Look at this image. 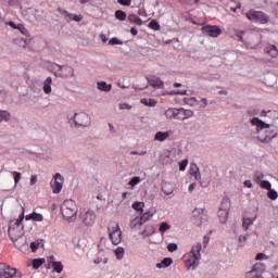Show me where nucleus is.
I'll use <instances>...</instances> for the list:
<instances>
[{
	"mask_svg": "<svg viewBox=\"0 0 278 278\" xmlns=\"http://www.w3.org/2000/svg\"><path fill=\"white\" fill-rule=\"evenodd\" d=\"M250 123L253 125V127H256V132L258 134V136L254 138L263 144H268V142H273V140L277 138V129L270 128V124L260 119V117L251 118Z\"/></svg>",
	"mask_w": 278,
	"mask_h": 278,
	"instance_id": "nucleus-1",
	"label": "nucleus"
},
{
	"mask_svg": "<svg viewBox=\"0 0 278 278\" xmlns=\"http://www.w3.org/2000/svg\"><path fill=\"white\" fill-rule=\"evenodd\" d=\"M201 249H203V245L197 243L191 248L189 253L185 254V266L187 270H197L199 262H201Z\"/></svg>",
	"mask_w": 278,
	"mask_h": 278,
	"instance_id": "nucleus-2",
	"label": "nucleus"
},
{
	"mask_svg": "<svg viewBox=\"0 0 278 278\" xmlns=\"http://www.w3.org/2000/svg\"><path fill=\"white\" fill-rule=\"evenodd\" d=\"M25 219V214H21L18 219L11 220L9 224V238L13 241L15 247H21V243H18V240L23 238V220Z\"/></svg>",
	"mask_w": 278,
	"mask_h": 278,
	"instance_id": "nucleus-3",
	"label": "nucleus"
},
{
	"mask_svg": "<svg viewBox=\"0 0 278 278\" xmlns=\"http://www.w3.org/2000/svg\"><path fill=\"white\" fill-rule=\"evenodd\" d=\"M61 211L64 220H67V223H75L77 220L79 208L75 200H65L61 206Z\"/></svg>",
	"mask_w": 278,
	"mask_h": 278,
	"instance_id": "nucleus-4",
	"label": "nucleus"
},
{
	"mask_svg": "<svg viewBox=\"0 0 278 278\" xmlns=\"http://www.w3.org/2000/svg\"><path fill=\"white\" fill-rule=\"evenodd\" d=\"M52 71H54V76L60 77L61 79H71V77H75V68L71 65H59L53 63Z\"/></svg>",
	"mask_w": 278,
	"mask_h": 278,
	"instance_id": "nucleus-5",
	"label": "nucleus"
},
{
	"mask_svg": "<svg viewBox=\"0 0 278 278\" xmlns=\"http://www.w3.org/2000/svg\"><path fill=\"white\" fill-rule=\"evenodd\" d=\"M248 21H252V23H260V25H266L270 21V16L262 11H255L251 9L245 13Z\"/></svg>",
	"mask_w": 278,
	"mask_h": 278,
	"instance_id": "nucleus-6",
	"label": "nucleus"
},
{
	"mask_svg": "<svg viewBox=\"0 0 278 278\" xmlns=\"http://www.w3.org/2000/svg\"><path fill=\"white\" fill-rule=\"evenodd\" d=\"M79 219L85 227H92L97 222V214L90 208H84L79 213Z\"/></svg>",
	"mask_w": 278,
	"mask_h": 278,
	"instance_id": "nucleus-7",
	"label": "nucleus"
},
{
	"mask_svg": "<svg viewBox=\"0 0 278 278\" xmlns=\"http://www.w3.org/2000/svg\"><path fill=\"white\" fill-rule=\"evenodd\" d=\"M191 222L195 227H203L207 223V215L203 208H194L192 211Z\"/></svg>",
	"mask_w": 278,
	"mask_h": 278,
	"instance_id": "nucleus-8",
	"label": "nucleus"
},
{
	"mask_svg": "<svg viewBox=\"0 0 278 278\" xmlns=\"http://www.w3.org/2000/svg\"><path fill=\"white\" fill-rule=\"evenodd\" d=\"M73 123L76 127H90L91 118L87 113H75Z\"/></svg>",
	"mask_w": 278,
	"mask_h": 278,
	"instance_id": "nucleus-9",
	"label": "nucleus"
},
{
	"mask_svg": "<svg viewBox=\"0 0 278 278\" xmlns=\"http://www.w3.org/2000/svg\"><path fill=\"white\" fill-rule=\"evenodd\" d=\"M109 238L115 247L118 245L119 242H123V232L121 231V227L116 224L113 227L108 229Z\"/></svg>",
	"mask_w": 278,
	"mask_h": 278,
	"instance_id": "nucleus-10",
	"label": "nucleus"
},
{
	"mask_svg": "<svg viewBox=\"0 0 278 278\" xmlns=\"http://www.w3.org/2000/svg\"><path fill=\"white\" fill-rule=\"evenodd\" d=\"M50 186L53 194H60L64 186V176H62L60 173H56L53 177V180L50 182Z\"/></svg>",
	"mask_w": 278,
	"mask_h": 278,
	"instance_id": "nucleus-11",
	"label": "nucleus"
},
{
	"mask_svg": "<svg viewBox=\"0 0 278 278\" xmlns=\"http://www.w3.org/2000/svg\"><path fill=\"white\" fill-rule=\"evenodd\" d=\"M264 270H266V266L263 263H256L252 266L251 270L245 273V278H257Z\"/></svg>",
	"mask_w": 278,
	"mask_h": 278,
	"instance_id": "nucleus-12",
	"label": "nucleus"
},
{
	"mask_svg": "<svg viewBox=\"0 0 278 278\" xmlns=\"http://www.w3.org/2000/svg\"><path fill=\"white\" fill-rule=\"evenodd\" d=\"M203 34L210 36L211 38H218L223 31L218 26H204L202 27Z\"/></svg>",
	"mask_w": 278,
	"mask_h": 278,
	"instance_id": "nucleus-13",
	"label": "nucleus"
},
{
	"mask_svg": "<svg viewBox=\"0 0 278 278\" xmlns=\"http://www.w3.org/2000/svg\"><path fill=\"white\" fill-rule=\"evenodd\" d=\"M59 12L60 14H62V16H64L66 21H75L76 23H81V21H84V15L81 14L75 15V14L68 13V11L64 9H60Z\"/></svg>",
	"mask_w": 278,
	"mask_h": 278,
	"instance_id": "nucleus-14",
	"label": "nucleus"
},
{
	"mask_svg": "<svg viewBox=\"0 0 278 278\" xmlns=\"http://www.w3.org/2000/svg\"><path fill=\"white\" fill-rule=\"evenodd\" d=\"M14 269L5 263H0V278H12Z\"/></svg>",
	"mask_w": 278,
	"mask_h": 278,
	"instance_id": "nucleus-15",
	"label": "nucleus"
},
{
	"mask_svg": "<svg viewBox=\"0 0 278 278\" xmlns=\"http://www.w3.org/2000/svg\"><path fill=\"white\" fill-rule=\"evenodd\" d=\"M194 116V111L180 108L178 109V121H188Z\"/></svg>",
	"mask_w": 278,
	"mask_h": 278,
	"instance_id": "nucleus-16",
	"label": "nucleus"
},
{
	"mask_svg": "<svg viewBox=\"0 0 278 278\" xmlns=\"http://www.w3.org/2000/svg\"><path fill=\"white\" fill-rule=\"evenodd\" d=\"M178 116H179V109H175V108H169L165 111V117L168 121H178Z\"/></svg>",
	"mask_w": 278,
	"mask_h": 278,
	"instance_id": "nucleus-17",
	"label": "nucleus"
},
{
	"mask_svg": "<svg viewBox=\"0 0 278 278\" xmlns=\"http://www.w3.org/2000/svg\"><path fill=\"white\" fill-rule=\"evenodd\" d=\"M161 186H162V192H164L166 197H170V194L175 192V187L173 186V184L168 181H163Z\"/></svg>",
	"mask_w": 278,
	"mask_h": 278,
	"instance_id": "nucleus-18",
	"label": "nucleus"
},
{
	"mask_svg": "<svg viewBox=\"0 0 278 278\" xmlns=\"http://www.w3.org/2000/svg\"><path fill=\"white\" fill-rule=\"evenodd\" d=\"M148 83L150 86H152V88H164V83L159 77L153 76L151 78H148Z\"/></svg>",
	"mask_w": 278,
	"mask_h": 278,
	"instance_id": "nucleus-19",
	"label": "nucleus"
},
{
	"mask_svg": "<svg viewBox=\"0 0 278 278\" xmlns=\"http://www.w3.org/2000/svg\"><path fill=\"white\" fill-rule=\"evenodd\" d=\"M189 173L191 177H194L195 181H201V172L199 170V166H197V164H191Z\"/></svg>",
	"mask_w": 278,
	"mask_h": 278,
	"instance_id": "nucleus-20",
	"label": "nucleus"
},
{
	"mask_svg": "<svg viewBox=\"0 0 278 278\" xmlns=\"http://www.w3.org/2000/svg\"><path fill=\"white\" fill-rule=\"evenodd\" d=\"M7 25H9V27H12V29H18V31H21V34H23V36H27V28H25V26L23 24H16L12 21L8 22Z\"/></svg>",
	"mask_w": 278,
	"mask_h": 278,
	"instance_id": "nucleus-21",
	"label": "nucleus"
},
{
	"mask_svg": "<svg viewBox=\"0 0 278 278\" xmlns=\"http://www.w3.org/2000/svg\"><path fill=\"white\" fill-rule=\"evenodd\" d=\"M97 88L100 90V92H111L112 84H106L105 81L101 80L97 83Z\"/></svg>",
	"mask_w": 278,
	"mask_h": 278,
	"instance_id": "nucleus-22",
	"label": "nucleus"
},
{
	"mask_svg": "<svg viewBox=\"0 0 278 278\" xmlns=\"http://www.w3.org/2000/svg\"><path fill=\"white\" fill-rule=\"evenodd\" d=\"M169 136L170 131H157L154 135V140H156V142H164V140H168Z\"/></svg>",
	"mask_w": 278,
	"mask_h": 278,
	"instance_id": "nucleus-23",
	"label": "nucleus"
},
{
	"mask_svg": "<svg viewBox=\"0 0 278 278\" xmlns=\"http://www.w3.org/2000/svg\"><path fill=\"white\" fill-rule=\"evenodd\" d=\"M51 84H53V78H51V76H49L46 78V81H43L42 90H43L45 94H51V92H52Z\"/></svg>",
	"mask_w": 278,
	"mask_h": 278,
	"instance_id": "nucleus-24",
	"label": "nucleus"
},
{
	"mask_svg": "<svg viewBox=\"0 0 278 278\" xmlns=\"http://www.w3.org/2000/svg\"><path fill=\"white\" fill-rule=\"evenodd\" d=\"M228 217H229V211L227 208L220 207L218 212L219 223H222V225H225V223H227Z\"/></svg>",
	"mask_w": 278,
	"mask_h": 278,
	"instance_id": "nucleus-25",
	"label": "nucleus"
},
{
	"mask_svg": "<svg viewBox=\"0 0 278 278\" xmlns=\"http://www.w3.org/2000/svg\"><path fill=\"white\" fill-rule=\"evenodd\" d=\"M25 218L26 220H34L35 223H42L45 217H42V214L34 212L31 214L26 215Z\"/></svg>",
	"mask_w": 278,
	"mask_h": 278,
	"instance_id": "nucleus-26",
	"label": "nucleus"
},
{
	"mask_svg": "<svg viewBox=\"0 0 278 278\" xmlns=\"http://www.w3.org/2000/svg\"><path fill=\"white\" fill-rule=\"evenodd\" d=\"M12 121V114L9 111L0 110V124L10 123Z\"/></svg>",
	"mask_w": 278,
	"mask_h": 278,
	"instance_id": "nucleus-27",
	"label": "nucleus"
},
{
	"mask_svg": "<svg viewBox=\"0 0 278 278\" xmlns=\"http://www.w3.org/2000/svg\"><path fill=\"white\" fill-rule=\"evenodd\" d=\"M173 265V258L172 257H165L162 260V262L156 264V268H168V266Z\"/></svg>",
	"mask_w": 278,
	"mask_h": 278,
	"instance_id": "nucleus-28",
	"label": "nucleus"
},
{
	"mask_svg": "<svg viewBox=\"0 0 278 278\" xmlns=\"http://www.w3.org/2000/svg\"><path fill=\"white\" fill-rule=\"evenodd\" d=\"M265 53H267V54L270 55L271 58H277V55H278L277 46H275V45L267 46V47L265 48Z\"/></svg>",
	"mask_w": 278,
	"mask_h": 278,
	"instance_id": "nucleus-29",
	"label": "nucleus"
},
{
	"mask_svg": "<svg viewBox=\"0 0 278 278\" xmlns=\"http://www.w3.org/2000/svg\"><path fill=\"white\" fill-rule=\"evenodd\" d=\"M141 103L142 105H147V108H155L157 105V101L153 98H142Z\"/></svg>",
	"mask_w": 278,
	"mask_h": 278,
	"instance_id": "nucleus-30",
	"label": "nucleus"
},
{
	"mask_svg": "<svg viewBox=\"0 0 278 278\" xmlns=\"http://www.w3.org/2000/svg\"><path fill=\"white\" fill-rule=\"evenodd\" d=\"M128 21L134 23V25H142V18H140V16L136 15L135 13L128 15Z\"/></svg>",
	"mask_w": 278,
	"mask_h": 278,
	"instance_id": "nucleus-31",
	"label": "nucleus"
},
{
	"mask_svg": "<svg viewBox=\"0 0 278 278\" xmlns=\"http://www.w3.org/2000/svg\"><path fill=\"white\" fill-rule=\"evenodd\" d=\"M144 225V223L142 222V219L140 217H135L131 222H130V228L131 229H140V226Z\"/></svg>",
	"mask_w": 278,
	"mask_h": 278,
	"instance_id": "nucleus-32",
	"label": "nucleus"
},
{
	"mask_svg": "<svg viewBox=\"0 0 278 278\" xmlns=\"http://www.w3.org/2000/svg\"><path fill=\"white\" fill-rule=\"evenodd\" d=\"M52 270H53L54 273L60 274V273H62V270H64V265H63L62 262H60V261H54V262L52 263Z\"/></svg>",
	"mask_w": 278,
	"mask_h": 278,
	"instance_id": "nucleus-33",
	"label": "nucleus"
},
{
	"mask_svg": "<svg viewBox=\"0 0 278 278\" xmlns=\"http://www.w3.org/2000/svg\"><path fill=\"white\" fill-rule=\"evenodd\" d=\"M141 181H142V178H140V176H134L128 181V186H130V190H134V188H136V186H138V184H140Z\"/></svg>",
	"mask_w": 278,
	"mask_h": 278,
	"instance_id": "nucleus-34",
	"label": "nucleus"
},
{
	"mask_svg": "<svg viewBox=\"0 0 278 278\" xmlns=\"http://www.w3.org/2000/svg\"><path fill=\"white\" fill-rule=\"evenodd\" d=\"M114 253H115L116 260H123V257H125V248L117 247L114 250Z\"/></svg>",
	"mask_w": 278,
	"mask_h": 278,
	"instance_id": "nucleus-35",
	"label": "nucleus"
},
{
	"mask_svg": "<svg viewBox=\"0 0 278 278\" xmlns=\"http://www.w3.org/2000/svg\"><path fill=\"white\" fill-rule=\"evenodd\" d=\"M257 220V216H255L254 218L251 217H245L243 218V228L244 229H249V227H251V225H253V223Z\"/></svg>",
	"mask_w": 278,
	"mask_h": 278,
	"instance_id": "nucleus-36",
	"label": "nucleus"
},
{
	"mask_svg": "<svg viewBox=\"0 0 278 278\" xmlns=\"http://www.w3.org/2000/svg\"><path fill=\"white\" fill-rule=\"evenodd\" d=\"M46 260L45 258H35L31 262V266L35 270H38L42 264H45Z\"/></svg>",
	"mask_w": 278,
	"mask_h": 278,
	"instance_id": "nucleus-37",
	"label": "nucleus"
},
{
	"mask_svg": "<svg viewBox=\"0 0 278 278\" xmlns=\"http://www.w3.org/2000/svg\"><path fill=\"white\" fill-rule=\"evenodd\" d=\"M115 18L117 21H127V13L123 10L115 11Z\"/></svg>",
	"mask_w": 278,
	"mask_h": 278,
	"instance_id": "nucleus-38",
	"label": "nucleus"
},
{
	"mask_svg": "<svg viewBox=\"0 0 278 278\" xmlns=\"http://www.w3.org/2000/svg\"><path fill=\"white\" fill-rule=\"evenodd\" d=\"M132 210L136 212H144V202H134Z\"/></svg>",
	"mask_w": 278,
	"mask_h": 278,
	"instance_id": "nucleus-39",
	"label": "nucleus"
},
{
	"mask_svg": "<svg viewBox=\"0 0 278 278\" xmlns=\"http://www.w3.org/2000/svg\"><path fill=\"white\" fill-rule=\"evenodd\" d=\"M267 197H268V199H270L271 201H277V199H278L277 190H275V189H273V188L268 189V191H267Z\"/></svg>",
	"mask_w": 278,
	"mask_h": 278,
	"instance_id": "nucleus-40",
	"label": "nucleus"
},
{
	"mask_svg": "<svg viewBox=\"0 0 278 278\" xmlns=\"http://www.w3.org/2000/svg\"><path fill=\"white\" fill-rule=\"evenodd\" d=\"M260 188H263V190H270L273 188V185L268 180H263L258 184Z\"/></svg>",
	"mask_w": 278,
	"mask_h": 278,
	"instance_id": "nucleus-41",
	"label": "nucleus"
},
{
	"mask_svg": "<svg viewBox=\"0 0 278 278\" xmlns=\"http://www.w3.org/2000/svg\"><path fill=\"white\" fill-rule=\"evenodd\" d=\"M139 218L141 219V223H148V220H151V218H153V213L147 212Z\"/></svg>",
	"mask_w": 278,
	"mask_h": 278,
	"instance_id": "nucleus-42",
	"label": "nucleus"
},
{
	"mask_svg": "<svg viewBox=\"0 0 278 278\" xmlns=\"http://www.w3.org/2000/svg\"><path fill=\"white\" fill-rule=\"evenodd\" d=\"M264 173L262 172H256L254 175V181H256V184H260L261 181H264Z\"/></svg>",
	"mask_w": 278,
	"mask_h": 278,
	"instance_id": "nucleus-43",
	"label": "nucleus"
},
{
	"mask_svg": "<svg viewBox=\"0 0 278 278\" xmlns=\"http://www.w3.org/2000/svg\"><path fill=\"white\" fill-rule=\"evenodd\" d=\"M168 229H170V226L168 225V223H166V222L161 223V225L159 227V231L161 233H164L165 231H168Z\"/></svg>",
	"mask_w": 278,
	"mask_h": 278,
	"instance_id": "nucleus-44",
	"label": "nucleus"
},
{
	"mask_svg": "<svg viewBox=\"0 0 278 278\" xmlns=\"http://www.w3.org/2000/svg\"><path fill=\"white\" fill-rule=\"evenodd\" d=\"M150 29H154V31H160V23L157 21L153 20L149 23Z\"/></svg>",
	"mask_w": 278,
	"mask_h": 278,
	"instance_id": "nucleus-45",
	"label": "nucleus"
},
{
	"mask_svg": "<svg viewBox=\"0 0 278 278\" xmlns=\"http://www.w3.org/2000/svg\"><path fill=\"white\" fill-rule=\"evenodd\" d=\"M235 36L239 40V42H244V30H236Z\"/></svg>",
	"mask_w": 278,
	"mask_h": 278,
	"instance_id": "nucleus-46",
	"label": "nucleus"
},
{
	"mask_svg": "<svg viewBox=\"0 0 278 278\" xmlns=\"http://www.w3.org/2000/svg\"><path fill=\"white\" fill-rule=\"evenodd\" d=\"M109 45L111 47H114L116 45H123V41H121V39L116 38V37H113L109 40Z\"/></svg>",
	"mask_w": 278,
	"mask_h": 278,
	"instance_id": "nucleus-47",
	"label": "nucleus"
},
{
	"mask_svg": "<svg viewBox=\"0 0 278 278\" xmlns=\"http://www.w3.org/2000/svg\"><path fill=\"white\" fill-rule=\"evenodd\" d=\"M12 175H13L14 184L16 186L18 184V181H21V177H23V176H22L21 172H12Z\"/></svg>",
	"mask_w": 278,
	"mask_h": 278,
	"instance_id": "nucleus-48",
	"label": "nucleus"
},
{
	"mask_svg": "<svg viewBox=\"0 0 278 278\" xmlns=\"http://www.w3.org/2000/svg\"><path fill=\"white\" fill-rule=\"evenodd\" d=\"M177 249H179L177 243H168V245H167V250L169 251V253H175V251H177Z\"/></svg>",
	"mask_w": 278,
	"mask_h": 278,
	"instance_id": "nucleus-49",
	"label": "nucleus"
},
{
	"mask_svg": "<svg viewBox=\"0 0 278 278\" xmlns=\"http://www.w3.org/2000/svg\"><path fill=\"white\" fill-rule=\"evenodd\" d=\"M40 247V242H38V241H33L31 243H30V249H31V252L33 253H36V251H38V248Z\"/></svg>",
	"mask_w": 278,
	"mask_h": 278,
	"instance_id": "nucleus-50",
	"label": "nucleus"
},
{
	"mask_svg": "<svg viewBox=\"0 0 278 278\" xmlns=\"http://www.w3.org/2000/svg\"><path fill=\"white\" fill-rule=\"evenodd\" d=\"M211 181H212V179H210V178L200 180L201 188H207L210 186Z\"/></svg>",
	"mask_w": 278,
	"mask_h": 278,
	"instance_id": "nucleus-51",
	"label": "nucleus"
},
{
	"mask_svg": "<svg viewBox=\"0 0 278 278\" xmlns=\"http://www.w3.org/2000/svg\"><path fill=\"white\" fill-rule=\"evenodd\" d=\"M260 115V110L257 109H250L248 111V116H258Z\"/></svg>",
	"mask_w": 278,
	"mask_h": 278,
	"instance_id": "nucleus-52",
	"label": "nucleus"
},
{
	"mask_svg": "<svg viewBox=\"0 0 278 278\" xmlns=\"http://www.w3.org/2000/svg\"><path fill=\"white\" fill-rule=\"evenodd\" d=\"M188 166V160H182L179 162V170H186V167Z\"/></svg>",
	"mask_w": 278,
	"mask_h": 278,
	"instance_id": "nucleus-53",
	"label": "nucleus"
},
{
	"mask_svg": "<svg viewBox=\"0 0 278 278\" xmlns=\"http://www.w3.org/2000/svg\"><path fill=\"white\" fill-rule=\"evenodd\" d=\"M268 114H271L270 110H262L261 112L258 111V116H261L262 118H268Z\"/></svg>",
	"mask_w": 278,
	"mask_h": 278,
	"instance_id": "nucleus-54",
	"label": "nucleus"
},
{
	"mask_svg": "<svg viewBox=\"0 0 278 278\" xmlns=\"http://www.w3.org/2000/svg\"><path fill=\"white\" fill-rule=\"evenodd\" d=\"M11 270H14V274L12 275V278H21L23 277V273L18 271L16 268L11 267Z\"/></svg>",
	"mask_w": 278,
	"mask_h": 278,
	"instance_id": "nucleus-55",
	"label": "nucleus"
},
{
	"mask_svg": "<svg viewBox=\"0 0 278 278\" xmlns=\"http://www.w3.org/2000/svg\"><path fill=\"white\" fill-rule=\"evenodd\" d=\"M117 3H119V5L129 7L131 5V0H117Z\"/></svg>",
	"mask_w": 278,
	"mask_h": 278,
	"instance_id": "nucleus-56",
	"label": "nucleus"
},
{
	"mask_svg": "<svg viewBox=\"0 0 278 278\" xmlns=\"http://www.w3.org/2000/svg\"><path fill=\"white\" fill-rule=\"evenodd\" d=\"M255 260L256 261L268 260V256H266V254H264V253H258V254H256Z\"/></svg>",
	"mask_w": 278,
	"mask_h": 278,
	"instance_id": "nucleus-57",
	"label": "nucleus"
},
{
	"mask_svg": "<svg viewBox=\"0 0 278 278\" xmlns=\"http://www.w3.org/2000/svg\"><path fill=\"white\" fill-rule=\"evenodd\" d=\"M170 94H181V96H185V94H188V91L187 90H175V91H172Z\"/></svg>",
	"mask_w": 278,
	"mask_h": 278,
	"instance_id": "nucleus-58",
	"label": "nucleus"
},
{
	"mask_svg": "<svg viewBox=\"0 0 278 278\" xmlns=\"http://www.w3.org/2000/svg\"><path fill=\"white\" fill-rule=\"evenodd\" d=\"M36 184H38V176L33 175L30 177V186H36Z\"/></svg>",
	"mask_w": 278,
	"mask_h": 278,
	"instance_id": "nucleus-59",
	"label": "nucleus"
},
{
	"mask_svg": "<svg viewBox=\"0 0 278 278\" xmlns=\"http://www.w3.org/2000/svg\"><path fill=\"white\" fill-rule=\"evenodd\" d=\"M119 110H131V105H129L128 103H121Z\"/></svg>",
	"mask_w": 278,
	"mask_h": 278,
	"instance_id": "nucleus-60",
	"label": "nucleus"
},
{
	"mask_svg": "<svg viewBox=\"0 0 278 278\" xmlns=\"http://www.w3.org/2000/svg\"><path fill=\"white\" fill-rule=\"evenodd\" d=\"M130 155H147V151H131Z\"/></svg>",
	"mask_w": 278,
	"mask_h": 278,
	"instance_id": "nucleus-61",
	"label": "nucleus"
},
{
	"mask_svg": "<svg viewBox=\"0 0 278 278\" xmlns=\"http://www.w3.org/2000/svg\"><path fill=\"white\" fill-rule=\"evenodd\" d=\"M267 118H277V111L270 110V113H267Z\"/></svg>",
	"mask_w": 278,
	"mask_h": 278,
	"instance_id": "nucleus-62",
	"label": "nucleus"
},
{
	"mask_svg": "<svg viewBox=\"0 0 278 278\" xmlns=\"http://www.w3.org/2000/svg\"><path fill=\"white\" fill-rule=\"evenodd\" d=\"M200 108H207V99H205V98L201 99Z\"/></svg>",
	"mask_w": 278,
	"mask_h": 278,
	"instance_id": "nucleus-63",
	"label": "nucleus"
},
{
	"mask_svg": "<svg viewBox=\"0 0 278 278\" xmlns=\"http://www.w3.org/2000/svg\"><path fill=\"white\" fill-rule=\"evenodd\" d=\"M109 130L111 134H116V128L114 127V125H112V123H109Z\"/></svg>",
	"mask_w": 278,
	"mask_h": 278,
	"instance_id": "nucleus-64",
	"label": "nucleus"
}]
</instances>
